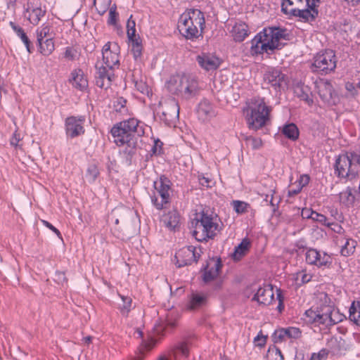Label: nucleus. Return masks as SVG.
Segmentation results:
<instances>
[{"mask_svg":"<svg viewBox=\"0 0 360 360\" xmlns=\"http://www.w3.org/2000/svg\"><path fill=\"white\" fill-rule=\"evenodd\" d=\"M54 281L62 285L68 283V278L64 271H56L54 276Z\"/></svg>","mask_w":360,"mask_h":360,"instance_id":"e2e57ef3","label":"nucleus"},{"mask_svg":"<svg viewBox=\"0 0 360 360\" xmlns=\"http://www.w3.org/2000/svg\"><path fill=\"white\" fill-rule=\"evenodd\" d=\"M233 39L241 42L248 36V26L245 22L236 23L233 27Z\"/></svg>","mask_w":360,"mask_h":360,"instance_id":"bb28decb","label":"nucleus"},{"mask_svg":"<svg viewBox=\"0 0 360 360\" xmlns=\"http://www.w3.org/2000/svg\"><path fill=\"white\" fill-rule=\"evenodd\" d=\"M72 85L79 89L84 90L88 86V81L84 77L83 71L81 69L75 70L72 72Z\"/></svg>","mask_w":360,"mask_h":360,"instance_id":"a878e982","label":"nucleus"},{"mask_svg":"<svg viewBox=\"0 0 360 360\" xmlns=\"http://www.w3.org/2000/svg\"><path fill=\"white\" fill-rule=\"evenodd\" d=\"M198 112L200 115L210 116L212 113V106L207 99H203L198 105Z\"/></svg>","mask_w":360,"mask_h":360,"instance_id":"f704fd0d","label":"nucleus"},{"mask_svg":"<svg viewBox=\"0 0 360 360\" xmlns=\"http://www.w3.org/2000/svg\"><path fill=\"white\" fill-rule=\"evenodd\" d=\"M302 332L298 328L288 327L285 328V337L297 339L301 337Z\"/></svg>","mask_w":360,"mask_h":360,"instance_id":"3c124183","label":"nucleus"},{"mask_svg":"<svg viewBox=\"0 0 360 360\" xmlns=\"http://www.w3.org/2000/svg\"><path fill=\"white\" fill-rule=\"evenodd\" d=\"M179 115V107L176 104L172 103L167 105L165 110L161 112L160 120L166 124L169 125L172 120Z\"/></svg>","mask_w":360,"mask_h":360,"instance_id":"b1692460","label":"nucleus"},{"mask_svg":"<svg viewBox=\"0 0 360 360\" xmlns=\"http://www.w3.org/2000/svg\"><path fill=\"white\" fill-rule=\"evenodd\" d=\"M357 171V169H355L352 167L351 160H349V158H348V154L339 155L335 164V174L338 177H355Z\"/></svg>","mask_w":360,"mask_h":360,"instance_id":"9b49d317","label":"nucleus"},{"mask_svg":"<svg viewBox=\"0 0 360 360\" xmlns=\"http://www.w3.org/2000/svg\"><path fill=\"white\" fill-rule=\"evenodd\" d=\"M131 41V52L136 60L140 59L142 56V45L140 37L129 39Z\"/></svg>","mask_w":360,"mask_h":360,"instance_id":"2f4dec72","label":"nucleus"},{"mask_svg":"<svg viewBox=\"0 0 360 360\" xmlns=\"http://www.w3.org/2000/svg\"><path fill=\"white\" fill-rule=\"evenodd\" d=\"M268 360H284V356L280 349L276 346L270 347L266 353Z\"/></svg>","mask_w":360,"mask_h":360,"instance_id":"e433bc0d","label":"nucleus"},{"mask_svg":"<svg viewBox=\"0 0 360 360\" xmlns=\"http://www.w3.org/2000/svg\"><path fill=\"white\" fill-rule=\"evenodd\" d=\"M207 300L206 296L198 293H193L191 296L189 309L193 310L198 309L205 304Z\"/></svg>","mask_w":360,"mask_h":360,"instance_id":"c756f323","label":"nucleus"},{"mask_svg":"<svg viewBox=\"0 0 360 360\" xmlns=\"http://www.w3.org/2000/svg\"><path fill=\"white\" fill-rule=\"evenodd\" d=\"M262 31L257 33L251 40L250 53L252 56H257L266 53L272 54L274 53V46L270 45L266 37L263 36Z\"/></svg>","mask_w":360,"mask_h":360,"instance_id":"ddd939ff","label":"nucleus"},{"mask_svg":"<svg viewBox=\"0 0 360 360\" xmlns=\"http://www.w3.org/2000/svg\"><path fill=\"white\" fill-rule=\"evenodd\" d=\"M110 51V42L106 43L103 49H102V55H103V63L108 67L110 69H112L113 66L119 63V60L116 58V60L112 59L110 60L108 54Z\"/></svg>","mask_w":360,"mask_h":360,"instance_id":"7c9ffc66","label":"nucleus"},{"mask_svg":"<svg viewBox=\"0 0 360 360\" xmlns=\"http://www.w3.org/2000/svg\"><path fill=\"white\" fill-rule=\"evenodd\" d=\"M283 13L289 16L298 17L301 22L309 23L314 22L319 15L317 8L307 4L293 7L290 10H288L285 6Z\"/></svg>","mask_w":360,"mask_h":360,"instance_id":"0eeeda50","label":"nucleus"},{"mask_svg":"<svg viewBox=\"0 0 360 360\" xmlns=\"http://www.w3.org/2000/svg\"><path fill=\"white\" fill-rule=\"evenodd\" d=\"M156 192L161 198V200L158 201V199L155 194L151 195V201L154 206L158 210H162L164 207V205L169 203L170 202V191L171 190H163V189H157Z\"/></svg>","mask_w":360,"mask_h":360,"instance_id":"4be33fe9","label":"nucleus"},{"mask_svg":"<svg viewBox=\"0 0 360 360\" xmlns=\"http://www.w3.org/2000/svg\"><path fill=\"white\" fill-rule=\"evenodd\" d=\"M245 141L246 145L251 147L253 150L259 149L262 146V141L259 138H255L252 136H249L245 137Z\"/></svg>","mask_w":360,"mask_h":360,"instance_id":"37998d69","label":"nucleus"},{"mask_svg":"<svg viewBox=\"0 0 360 360\" xmlns=\"http://www.w3.org/2000/svg\"><path fill=\"white\" fill-rule=\"evenodd\" d=\"M50 27L48 25L43 26L41 30H37V41L46 39L49 36Z\"/></svg>","mask_w":360,"mask_h":360,"instance_id":"13d9d810","label":"nucleus"},{"mask_svg":"<svg viewBox=\"0 0 360 360\" xmlns=\"http://www.w3.org/2000/svg\"><path fill=\"white\" fill-rule=\"evenodd\" d=\"M205 26L204 13L199 9H187L178 20L177 28L180 34L186 39L193 41L202 37Z\"/></svg>","mask_w":360,"mask_h":360,"instance_id":"f03ea898","label":"nucleus"},{"mask_svg":"<svg viewBox=\"0 0 360 360\" xmlns=\"http://www.w3.org/2000/svg\"><path fill=\"white\" fill-rule=\"evenodd\" d=\"M123 304L120 306V309L122 315L127 316L131 310L132 300L130 297L121 295Z\"/></svg>","mask_w":360,"mask_h":360,"instance_id":"a19ab883","label":"nucleus"},{"mask_svg":"<svg viewBox=\"0 0 360 360\" xmlns=\"http://www.w3.org/2000/svg\"><path fill=\"white\" fill-rule=\"evenodd\" d=\"M209 264H207L202 269V281L205 283H209L215 279L219 274L220 270L223 266L220 257L217 258L213 266L209 269Z\"/></svg>","mask_w":360,"mask_h":360,"instance_id":"6ab92c4d","label":"nucleus"},{"mask_svg":"<svg viewBox=\"0 0 360 360\" xmlns=\"http://www.w3.org/2000/svg\"><path fill=\"white\" fill-rule=\"evenodd\" d=\"M79 56V51L72 46H68L65 48L64 52V58L68 60H75L78 58Z\"/></svg>","mask_w":360,"mask_h":360,"instance_id":"8fccbe9b","label":"nucleus"},{"mask_svg":"<svg viewBox=\"0 0 360 360\" xmlns=\"http://www.w3.org/2000/svg\"><path fill=\"white\" fill-rule=\"evenodd\" d=\"M302 188L297 185V183H292L291 186L288 190V195L289 197H292L295 195L300 193L302 191Z\"/></svg>","mask_w":360,"mask_h":360,"instance_id":"338daca9","label":"nucleus"},{"mask_svg":"<svg viewBox=\"0 0 360 360\" xmlns=\"http://www.w3.org/2000/svg\"><path fill=\"white\" fill-rule=\"evenodd\" d=\"M336 63L337 58L335 52L331 49H326L314 56L311 70L314 72L327 75L335 70Z\"/></svg>","mask_w":360,"mask_h":360,"instance_id":"39448f33","label":"nucleus"},{"mask_svg":"<svg viewBox=\"0 0 360 360\" xmlns=\"http://www.w3.org/2000/svg\"><path fill=\"white\" fill-rule=\"evenodd\" d=\"M348 158H349V160H351V164L352 167L357 169L356 167L357 165H360V155L356 153H350L348 154Z\"/></svg>","mask_w":360,"mask_h":360,"instance_id":"774afa93","label":"nucleus"},{"mask_svg":"<svg viewBox=\"0 0 360 360\" xmlns=\"http://www.w3.org/2000/svg\"><path fill=\"white\" fill-rule=\"evenodd\" d=\"M85 121L84 116H70L65 119V133L68 137L71 139L77 137L85 133L83 124Z\"/></svg>","mask_w":360,"mask_h":360,"instance_id":"f8f14e48","label":"nucleus"},{"mask_svg":"<svg viewBox=\"0 0 360 360\" xmlns=\"http://www.w3.org/2000/svg\"><path fill=\"white\" fill-rule=\"evenodd\" d=\"M264 80L276 90L277 89H284L288 86V77L279 68H269L264 75Z\"/></svg>","mask_w":360,"mask_h":360,"instance_id":"9d476101","label":"nucleus"},{"mask_svg":"<svg viewBox=\"0 0 360 360\" xmlns=\"http://www.w3.org/2000/svg\"><path fill=\"white\" fill-rule=\"evenodd\" d=\"M274 288L271 285L259 287L252 297L253 301H257L259 304L269 305L274 300Z\"/></svg>","mask_w":360,"mask_h":360,"instance_id":"f3484780","label":"nucleus"},{"mask_svg":"<svg viewBox=\"0 0 360 360\" xmlns=\"http://www.w3.org/2000/svg\"><path fill=\"white\" fill-rule=\"evenodd\" d=\"M118 13L116 11V6L114 5L110 8L108 23L111 25L117 24Z\"/></svg>","mask_w":360,"mask_h":360,"instance_id":"052dcab7","label":"nucleus"},{"mask_svg":"<svg viewBox=\"0 0 360 360\" xmlns=\"http://www.w3.org/2000/svg\"><path fill=\"white\" fill-rule=\"evenodd\" d=\"M306 262L310 265H316L318 267L329 266L332 263L330 255L326 253L321 255L320 252L314 248H309L306 252Z\"/></svg>","mask_w":360,"mask_h":360,"instance_id":"4468645a","label":"nucleus"},{"mask_svg":"<svg viewBox=\"0 0 360 360\" xmlns=\"http://www.w3.org/2000/svg\"><path fill=\"white\" fill-rule=\"evenodd\" d=\"M99 174L100 172L98 169V167L96 165L93 164L89 165L87 168L86 178L87 181L91 184L96 181Z\"/></svg>","mask_w":360,"mask_h":360,"instance_id":"58836bf2","label":"nucleus"},{"mask_svg":"<svg viewBox=\"0 0 360 360\" xmlns=\"http://www.w3.org/2000/svg\"><path fill=\"white\" fill-rule=\"evenodd\" d=\"M263 36L266 37L268 43L274 46V51L281 49L280 40H290V34L286 28L281 27H269L262 30Z\"/></svg>","mask_w":360,"mask_h":360,"instance_id":"6e6552de","label":"nucleus"},{"mask_svg":"<svg viewBox=\"0 0 360 360\" xmlns=\"http://www.w3.org/2000/svg\"><path fill=\"white\" fill-rule=\"evenodd\" d=\"M305 315L308 318V321L311 323H320V314H319L318 308L316 310L309 309L305 311Z\"/></svg>","mask_w":360,"mask_h":360,"instance_id":"a18cd8bd","label":"nucleus"},{"mask_svg":"<svg viewBox=\"0 0 360 360\" xmlns=\"http://www.w3.org/2000/svg\"><path fill=\"white\" fill-rule=\"evenodd\" d=\"M16 34L25 45L27 52L30 53H32L34 50L33 46H32V43L23 29L22 27L18 29Z\"/></svg>","mask_w":360,"mask_h":360,"instance_id":"79ce46f5","label":"nucleus"},{"mask_svg":"<svg viewBox=\"0 0 360 360\" xmlns=\"http://www.w3.org/2000/svg\"><path fill=\"white\" fill-rule=\"evenodd\" d=\"M110 132L117 146L127 145L124 152L127 155V160L131 161L136 153L139 139L145 133L143 127L136 119L129 118L115 124Z\"/></svg>","mask_w":360,"mask_h":360,"instance_id":"f257e3e1","label":"nucleus"},{"mask_svg":"<svg viewBox=\"0 0 360 360\" xmlns=\"http://www.w3.org/2000/svg\"><path fill=\"white\" fill-rule=\"evenodd\" d=\"M178 354H181L184 357L189 355V347L188 341H184L174 346L167 354H162L157 360H176Z\"/></svg>","mask_w":360,"mask_h":360,"instance_id":"a211bd4d","label":"nucleus"},{"mask_svg":"<svg viewBox=\"0 0 360 360\" xmlns=\"http://www.w3.org/2000/svg\"><path fill=\"white\" fill-rule=\"evenodd\" d=\"M285 328L276 330L272 335L274 342H281L285 340Z\"/></svg>","mask_w":360,"mask_h":360,"instance_id":"680f3d73","label":"nucleus"},{"mask_svg":"<svg viewBox=\"0 0 360 360\" xmlns=\"http://www.w3.org/2000/svg\"><path fill=\"white\" fill-rule=\"evenodd\" d=\"M131 18L132 15L130 16L127 22V34L129 39L137 38L138 37L136 35V22Z\"/></svg>","mask_w":360,"mask_h":360,"instance_id":"c03bdc74","label":"nucleus"},{"mask_svg":"<svg viewBox=\"0 0 360 360\" xmlns=\"http://www.w3.org/2000/svg\"><path fill=\"white\" fill-rule=\"evenodd\" d=\"M317 308L320 314V323L328 327L329 319L332 316L334 308L330 305H321Z\"/></svg>","mask_w":360,"mask_h":360,"instance_id":"c85d7f7f","label":"nucleus"},{"mask_svg":"<svg viewBox=\"0 0 360 360\" xmlns=\"http://www.w3.org/2000/svg\"><path fill=\"white\" fill-rule=\"evenodd\" d=\"M249 110L250 113L248 114L247 122L250 129L257 131L269 120L271 107L266 105L264 98H252Z\"/></svg>","mask_w":360,"mask_h":360,"instance_id":"20e7f679","label":"nucleus"},{"mask_svg":"<svg viewBox=\"0 0 360 360\" xmlns=\"http://www.w3.org/2000/svg\"><path fill=\"white\" fill-rule=\"evenodd\" d=\"M356 242L352 239H347L345 245L341 248V255L342 256L348 257L353 254L355 250Z\"/></svg>","mask_w":360,"mask_h":360,"instance_id":"c9c22d12","label":"nucleus"},{"mask_svg":"<svg viewBox=\"0 0 360 360\" xmlns=\"http://www.w3.org/2000/svg\"><path fill=\"white\" fill-rule=\"evenodd\" d=\"M176 91L186 99H191L200 93L197 78L192 75L184 74L179 79Z\"/></svg>","mask_w":360,"mask_h":360,"instance_id":"423d86ee","label":"nucleus"},{"mask_svg":"<svg viewBox=\"0 0 360 360\" xmlns=\"http://www.w3.org/2000/svg\"><path fill=\"white\" fill-rule=\"evenodd\" d=\"M45 13L46 10H43L41 7L35 10L34 9V11L29 13L28 16L26 18L32 24L37 25Z\"/></svg>","mask_w":360,"mask_h":360,"instance_id":"72a5a7b5","label":"nucleus"},{"mask_svg":"<svg viewBox=\"0 0 360 360\" xmlns=\"http://www.w3.org/2000/svg\"><path fill=\"white\" fill-rule=\"evenodd\" d=\"M274 193H275L274 189H271L270 193L266 194L265 198H264V200L268 202L269 201L268 198H269V197H270L269 203H270V205L273 207L274 212H275L276 210V209L278 208V203L280 202V199L276 202H275V199L274 197Z\"/></svg>","mask_w":360,"mask_h":360,"instance_id":"bf43d9fd","label":"nucleus"},{"mask_svg":"<svg viewBox=\"0 0 360 360\" xmlns=\"http://www.w3.org/2000/svg\"><path fill=\"white\" fill-rule=\"evenodd\" d=\"M107 68V65H101V67H98V65H96V85L101 89H105L110 88L112 84V78L114 77V74L112 71V69L109 68V70H108Z\"/></svg>","mask_w":360,"mask_h":360,"instance_id":"2eb2a0df","label":"nucleus"},{"mask_svg":"<svg viewBox=\"0 0 360 360\" xmlns=\"http://www.w3.org/2000/svg\"><path fill=\"white\" fill-rule=\"evenodd\" d=\"M359 311L354 307V303L349 309V319L353 321L356 325L360 326V302H358Z\"/></svg>","mask_w":360,"mask_h":360,"instance_id":"09e8293b","label":"nucleus"},{"mask_svg":"<svg viewBox=\"0 0 360 360\" xmlns=\"http://www.w3.org/2000/svg\"><path fill=\"white\" fill-rule=\"evenodd\" d=\"M172 182L165 175H160L159 179L154 181L153 186L155 190L163 189V190H172Z\"/></svg>","mask_w":360,"mask_h":360,"instance_id":"473e14b6","label":"nucleus"},{"mask_svg":"<svg viewBox=\"0 0 360 360\" xmlns=\"http://www.w3.org/2000/svg\"><path fill=\"white\" fill-rule=\"evenodd\" d=\"M311 219L314 221H318V222L321 223V224L325 225L328 227H330V226L334 224L333 223L328 222V218L325 215L318 213L315 211L314 212Z\"/></svg>","mask_w":360,"mask_h":360,"instance_id":"603ef678","label":"nucleus"},{"mask_svg":"<svg viewBox=\"0 0 360 360\" xmlns=\"http://www.w3.org/2000/svg\"><path fill=\"white\" fill-rule=\"evenodd\" d=\"M41 4L39 0H28L25 11V17H27V13L33 12L34 9L41 8Z\"/></svg>","mask_w":360,"mask_h":360,"instance_id":"864d4df0","label":"nucleus"},{"mask_svg":"<svg viewBox=\"0 0 360 360\" xmlns=\"http://www.w3.org/2000/svg\"><path fill=\"white\" fill-rule=\"evenodd\" d=\"M267 336L262 335V331L255 338L254 342L256 346L262 347L266 345Z\"/></svg>","mask_w":360,"mask_h":360,"instance_id":"69168bd1","label":"nucleus"},{"mask_svg":"<svg viewBox=\"0 0 360 360\" xmlns=\"http://www.w3.org/2000/svg\"><path fill=\"white\" fill-rule=\"evenodd\" d=\"M135 86L136 89L143 94L148 95L150 92L149 86L143 81L136 82Z\"/></svg>","mask_w":360,"mask_h":360,"instance_id":"0e129e2a","label":"nucleus"},{"mask_svg":"<svg viewBox=\"0 0 360 360\" xmlns=\"http://www.w3.org/2000/svg\"><path fill=\"white\" fill-rule=\"evenodd\" d=\"M345 89L348 92V94H346V97L352 96L355 97L359 94V87L358 85L356 86L353 83L347 82L345 84Z\"/></svg>","mask_w":360,"mask_h":360,"instance_id":"4d7b16f0","label":"nucleus"},{"mask_svg":"<svg viewBox=\"0 0 360 360\" xmlns=\"http://www.w3.org/2000/svg\"><path fill=\"white\" fill-rule=\"evenodd\" d=\"M345 319H346V316L344 314L340 313L338 309H334V310L332 313V316L329 319L328 327L333 326L335 324H337V323L342 321Z\"/></svg>","mask_w":360,"mask_h":360,"instance_id":"49530a36","label":"nucleus"},{"mask_svg":"<svg viewBox=\"0 0 360 360\" xmlns=\"http://www.w3.org/2000/svg\"><path fill=\"white\" fill-rule=\"evenodd\" d=\"M335 90L331 83L328 81L324 82L319 88V94L323 101L328 105L335 104L333 95Z\"/></svg>","mask_w":360,"mask_h":360,"instance_id":"412c9836","label":"nucleus"},{"mask_svg":"<svg viewBox=\"0 0 360 360\" xmlns=\"http://www.w3.org/2000/svg\"><path fill=\"white\" fill-rule=\"evenodd\" d=\"M110 3L111 0H94V5L101 15L108 10Z\"/></svg>","mask_w":360,"mask_h":360,"instance_id":"4c0bfd02","label":"nucleus"},{"mask_svg":"<svg viewBox=\"0 0 360 360\" xmlns=\"http://www.w3.org/2000/svg\"><path fill=\"white\" fill-rule=\"evenodd\" d=\"M196 61L200 67L206 71L215 70L221 64V60L218 57L207 53H201L197 56Z\"/></svg>","mask_w":360,"mask_h":360,"instance_id":"dca6fc26","label":"nucleus"},{"mask_svg":"<svg viewBox=\"0 0 360 360\" xmlns=\"http://www.w3.org/2000/svg\"><path fill=\"white\" fill-rule=\"evenodd\" d=\"M250 248V241L248 238H245L242 241L235 247L234 251L231 255L234 261H240L249 251Z\"/></svg>","mask_w":360,"mask_h":360,"instance_id":"5701e85b","label":"nucleus"},{"mask_svg":"<svg viewBox=\"0 0 360 360\" xmlns=\"http://www.w3.org/2000/svg\"><path fill=\"white\" fill-rule=\"evenodd\" d=\"M162 221L166 227L176 231L180 225V214L176 210L169 211L162 217Z\"/></svg>","mask_w":360,"mask_h":360,"instance_id":"aec40b11","label":"nucleus"},{"mask_svg":"<svg viewBox=\"0 0 360 360\" xmlns=\"http://www.w3.org/2000/svg\"><path fill=\"white\" fill-rule=\"evenodd\" d=\"M328 354L329 350L324 348L321 349L318 353H313L310 360H326Z\"/></svg>","mask_w":360,"mask_h":360,"instance_id":"6e6d98bb","label":"nucleus"},{"mask_svg":"<svg viewBox=\"0 0 360 360\" xmlns=\"http://www.w3.org/2000/svg\"><path fill=\"white\" fill-rule=\"evenodd\" d=\"M281 133L290 141H295L298 139L300 131L297 125L292 122L285 124L280 127Z\"/></svg>","mask_w":360,"mask_h":360,"instance_id":"393cba45","label":"nucleus"},{"mask_svg":"<svg viewBox=\"0 0 360 360\" xmlns=\"http://www.w3.org/2000/svg\"><path fill=\"white\" fill-rule=\"evenodd\" d=\"M39 51L45 56L51 55L55 49V45L52 37L37 41Z\"/></svg>","mask_w":360,"mask_h":360,"instance_id":"cd10ccee","label":"nucleus"},{"mask_svg":"<svg viewBox=\"0 0 360 360\" xmlns=\"http://www.w3.org/2000/svg\"><path fill=\"white\" fill-rule=\"evenodd\" d=\"M340 198L343 203H347L348 205H352L354 201V196L349 188L340 193Z\"/></svg>","mask_w":360,"mask_h":360,"instance_id":"5fc2aeb1","label":"nucleus"},{"mask_svg":"<svg viewBox=\"0 0 360 360\" xmlns=\"http://www.w3.org/2000/svg\"><path fill=\"white\" fill-rule=\"evenodd\" d=\"M200 257L195 251V248L190 245L179 250L175 255L176 265L178 268L191 265L193 262H197Z\"/></svg>","mask_w":360,"mask_h":360,"instance_id":"1a4fd4ad","label":"nucleus"},{"mask_svg":"<svg viewBox=\"0 0 360 360\" xmlns=\"http://www.w3.org/2000/svg\"><path fill=\"white\" fill-rule=\"evenodd\" d=\"M217 217V215L214 217L212 213L209 214L208 210H203L197 214L195 219L191 222V226L194 229L193 236L198 241L206 242L217 235L219 229Z\"/></svg>","mask_w":360,"mask_h":360,"instance_id":"7ed1b4c3","label":"nucleus"},{"mask_svg":"<svg viewBox=\"0 0 360 360\" xmlns=\"http://www.w3.org/2000/svg\"><path fill=\"white\" fill-rule=\"evenodd\" d=\"M294 92L298 98L306 101L309 105L313 103V100L309 98V94L304 91L302 85L297 84L295 87Z\"/></svg>","mask_w":360,"mask_h":360,"instance_id":"ea45409f","label":"nucleus"},{"mask_svg":"<svg viewBox=\"0 0 360 360\" xmlns=\"http://www.w3.org/2000/svg\"><path fill=\"white\" fill-rule=\"evenodd\" d=\"M233 205L234 210L238 214H244L248 212V208L250 207V205L245 202L240 200H233Z\"/></svg>","mask_w":360,"mask_h":360,"instance_id":"de8ad7c7","label":"nucleus"}]
</instances>
